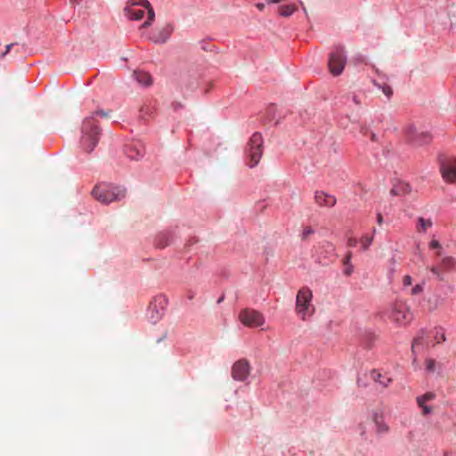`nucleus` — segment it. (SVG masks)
<instances>
[{
  "label": "nucleus",
  "mask_w": 456,
  "mask_h": 456,
  "mask_svg": "<svg viewBox=\"0 0 456 456\" xmlns=\"http://www.w3.org/2000/svg\"><path fill=\"white\" fill-rule=\"evenodd\" d=\"M124 11L128 19L134 20H142L146 14L147 19L142 28L150 27L155 19L154 10L148 0H131Z\"/></svg>",
  "instance_id": "nucleus-1"
},
{
  "label": "nucleus",
  "mask_w": 456,
  "mask_h": 456,
  "mask_svg": "<svg viewBox=\"0 0 456 456\" xmlns=\"http://www.w3.org/2000/svg\"><path fill=\"white\" fill-rule=\"evenodd\" d=\"M81 132V145L85 151L91 152L98 143L100 136V129L93 116L84 119Z\"/></svg>",
  "instance_id": "nucleus-2"
},
{
  "label": "nucleus",
  "mask_w": 456,
  "mask_h": 456,
  "mask_svg": "<svg viewBox=\"0 0 456 456\" xmlns=\"http://www.w3.org/2000/svg\"><path fill=\"white\" fill-rule=\"evenodd\" d=\"M92 195L99 202L110 204L123 199L126 195V190L119 186L101 183L94 187Z\"/></svg>",
  "instance_id": "nucleus-3"
},
{
  "label": "nucleus",
  "mask_w": 456,
  "mask_h": 456,
  "mask_svg": "<svg viewBox=\"0 0 456 456\" xmlns=\"http://www.w3.org/2000/svg\"><path fill=\"white\" fill-rule=\"evenodd\" d=\"M346 57L345 54L344 47L336 46L335 49L330 53L328 66L330 73L333 76L340 75L345 68Z\"/></svg>",
  "instance_id": "nucleus-4"
},
{
  "label": "nucleus",
  "mask_w": 456,
  "mask_h": 456,
  "mask_svg": "<svg viewBox=\"0 0 456 456\" xmlns=\"http://www.w3.org/2000/svg\"><path fill=\"white\" fill-rule=\"evenodd\" d=\"M240 322L248 328L261 327L265 324V319L263 314L253 308H245L239 314Z\"/></svg>",
  "instance_id": "nucleus-5"
},
{
  "label": "nucleus",
  "mask_w": 456,
  "mask_h": 456,
  "mask_svg": "<svg viewBox=\"0 0 456 456\" xmlns=\"http://www.w3.org/2000/svg\"><path fill=\"white\" fill-rule=\"evenodd\" d=\"M262 147L263 137L261 134H253L248 142V154L250 158L248 166L250 167H254L259 163L263 154Z\"/></svg>",
  "instance_id": "nucleus-6"
},
{
  "label": "nucleus",
  "mask_w": 456,
  "mask_h": 456,
  "mask_svg": "<svg viewBox=\"0 0 456 456\" xmlns=\"http://www.w3.org/2000/svg\"><path fill=\"white\" fill-rule=\"evenodd\" d=\"M390 317L395 323L406 325L411 322L413 315L404 302L397 301L392 307Z\"/></svg>",
  "instance_id": "nucleus-7"
},
{
  "label": "nucleus",
  "mask_w": 456,
  "mask_h": 456,
  "mask_svg": "<svg viewBox=\"0 0 456 456\" xmlns=\"http://www.w3.org/2000/svg\"><path fill=\"white\" fill-rule=\"evenodd\" d=\"M313 294L310 289L302 288L299 289L296 298V311L301 316L302 320H305L306 315L310 312L311 300Z\"/></svg>",
  "instance_id": "nucleus-8"
},
{
  "label": "nucleus",
  "mask_w": 456,
  "mask_h": 456,
  "mask_svg": "<svg viewBox=\"0 0 456 456\" xmlns=\"http://www.w3.org/2000/svg\"><path fill=\"white\" fill-rule=\"evenodd\" d=\"M404 134L407 141L416 146L427 144L431 141V136L426 132H418L413 125H407L404 127Z\"/></svg>",
  "instance_id": "nucleus-9"
},
{
  "label": "nucleus",
  "mask_w": 456,
  "mask_h": 456,
  "mask_svg": "<svg viewBox=\"0 0 456 456\" xmlns=\"http://www.w3.org/2000/svg\"><path fill=\"white\" fill-rule=\"evenodd\" d=\"M440 172L447 183H456V159L443 158L440 159Z\"/></svg>",
  "instance_id": "nucleus-10"
},
{
  "label": "nucleus",
  "mask_w": 456,
  "mask_h": 456,
  "mask_svg": "<svg viewBox=\"0 0 456 456\" xmlns=\"http://www.w3.org/2000/svg\"><path fill=\"white\" fill-rule=\"evenodd\" d=\"M429 270L438 280L444 281L443 273L456 270V258L451 256H443L440 265L438 266H431Z\"/></svg>",
  "instance_id": "nucleus-11"
},
{
  "label": "nucleus",
  "mask_w": 456,
  "mask_h": 456,
  "mask_svg": "<svg viewBox=\"0 0 456 456\" xmlns=\"http://www.w3.org/2000/svg\"><path fill=\"white\" fill-rule=\"evenodd\" d=\"M251 367L248 360L240 359L232 367V377L237 381H245L249 376Z\"/></svg>",
  "instance_id": "nucleus-12"
},
{
  "label": "nucleus",
  "mask_w": 456,
  "mask_h": 456,
  "mask_svg": "<svg viewBox=\"0 0 456 456\" xmlns=\"http://www.w3.org/2000/svg\"><path fill=\"white\" fill-rule=\"evenodd\" d=\"M174 27L172 24H165L159 28L151 37L154 43H166L173 33Z\"/></svg>",
  "instance_id": "nucleus-13"
},
{
  "label": "nucleus",
  "mask_w": 456,
  "mask_h": 456,
  "mask_svg": "<svg viewBox=\"0 0 456 456\" xmlns=\"http://www.w3.org/2000/svg\"><path fill=\"white\" fill-rule=\"evenodd\" d=\"M369 378L378 385L379 388H387L392 382V379L387 374L381 373L378 370H371L369 374Z\"/></svg>",
  "instance_id": "nucleus-14"
},
{
  "label": "nucleus",
  "mask_w": 456,
  "mask_h": 456,
  "mask_svg": "<svg viewBox=\"0 0 456 456\" xmlns=\"http://www.w3.org/2000/svg\"><path fill=\"white\" fill-rule=\"evenodd\" d=\"M315 203L320 207L331 208L337 203V199L331 194H328L322 191H317L314 194Z\"/></svg>",
  "instance_id": "nucleus-15"
},
{
  "label": "nucleus",
  "mask_w": 456,
  "mask_h": 456,
  "mask_svg": "<svg viewBox=\"0 0 456 456\" xmlns=\"http://www.w3.org/2000/svg\"><path fill=\"white\" fill-rule=\"evenodd\" d=\"M436 398V394L433 392H428L416 398L419 407L422 409V414L428 415L432 412V408L426 404L427 402L432 401Z\"/></svg>",
  "instance_id": "nucleus-16"
},
{
  "label": "nucleus",
  "mask_w": 456,
  "mask_h": 456,
  "mask_svg": "<svg viewBox=\"0 0 456 456\" xmlns=\"http://www.w3.org/2000/svg\"><path fill=\"white\" fill-rule=\"evenodd\" d=\"M372 421L375 424L376 432L379 435L387 434L389 431V427L384 420L381 413L375 411L372 414Z\"/></svg>",
  "instance_id": "nucleus-17"
},
{
  "label": "nucleus",
  "mask_w": 456,
  "mask_h": 456,
  "mask_svg": "<svg viewBox=\"0 0 456 456\" xmlns=\"http://www.w3.org/2000/svg\"><path fill=\"white\" fill-rule=\"evenodd\" d=\"M126 154L131 159H138L144 154L143 149L138 148L136 145H127L126 148Z\"/></svg>",
  "instance_id": "nucleus-18"
},
{
  "label": "nucleus",
  "mask_w": 456,
  "mask_h": 456,
  "mask_svg": "<svg viewBox=\"0 0 456 456\" xmlns=\"http://www.w3.org/2000/svg\"><path fill=\"white\" fill-rule=\"evenodd\" d=\"M134 77L136 81L142 86H150L152 83L151 77L149 73L144 71H134Z\"/></svg>",
  "instance_id": "nucleus-19"
},
{
  "label": "nucleus",
  "mask_w": 456,
  "mask_h": 456,
  "mask_svg": "<svg viewBox=\"0 0 456 456\" xmlns=\"http://www.w3.org/2000/svg\"><path fill=\"white\" fill-rule=\"evenodd\" d=\"M411 191V186L405 183H399L395 184L390 191V193L395 196L408 194Z\"/></svg>",
  "instance_id": "nucleus-20"
},
{
  "label": "nucleus",
  "mask_w": 456,
  "mask_h": 456,
  "mask_svg": "<svg viewBox=\"0 0 456 456\" xmlns=\"http://www.w3.org/2000/svg\"><path fill=\"white\" fill-rule=\"evenodd\" d=\"M297 10V7L294 4H285V5H281L279 7V13L281 16H283V17H289Z\"/></svg>",
  "instance_id": "nucleus-21"
},
{
  "label": "nucleus",
  "mask_w": 456,
  "mask_h": 456,
  "mask_svg": "<svg viewBox=\"0 0 456 456\" xmlns=\"http://www.w3.org/2000/svg\"><path fill=\"white\" fill-rule=\"evenodd\" d=\"M433 223L430 219H425L423 217H419L418 219L417 230L418 232H426L428 228L432 226Z\"/></svg>",
  "instance_id": "nucleus-22"
},
{
  "label": "nucleus",
  "mask_w": 456,
  "mask_h": 456,
  "mask_svg": "<svg viewBox=\"0 0 456 456\" xmlns=\"http://www.w3.org/2000/svg\"><path fill=\"white\" fill-rule=\"evenodd\" d=\"M434 340L436 344H440L446 340L445 333L444 329L437 328L435 330Z\"/></svg>",
  "instance_id": "nucleus-23"
},
{
  "label": "nucleus",
  "mask_w": 456,
  "mask_h": 456,
  "mask_svg": "<svg viewBox=\"0 0 456 456\" xmlns=\"http://www.w3.org/2000/svg\"><path fill=\"white\" fill-rule=\"evenodd\" d=\"M373 241V236L363 235L361 240V246L362 250H367Z\"/></svg>",
  "instance_id": "nucleus-24"
},
{
  "label": "nucleus",
  "mask_w": 456,
  "mask_h": 456,
  "mask_svg": "<svg viewBox=\"0 0 456 456\" xmlns=\"http://www.w3.org/2000/svg\"><path fill=\"white\" fill-rule=\"evenodd\" d=\"M442 299L438 296H434L433 297H430L428 301V309L430 311H433L438 307V305L441 304Z\"/></svg>",
  "instance_id": "nucleus-25"
},
{
  "label": "nucleus",
  "mask_w": 456,
  "mask_h": 456,
  "mask_svg": "<svg viewBox=\"0 0 456 456\" xmlns=\"http://www.w3.org/2000/svg\"><path fill=\"white\" fill-rule=\"evenodd\" d=\"M423 339H424V332L421 331L420 334H419L414 339H413V342H412V346H411V350L412 352L414 353L415 352V348L420 345H422L423 343Z\"/></svg>",
  "instance_id": "nucleus-26"
},
{
  "label": "nucleus",
  "mask_w": 456,
  "mask_h": 456,
  "mask_svg": "<svg viewBox=\"0 0 456 456\" xmlns=\"http://www.w3.org/2000/svg\"><path fill=\"white\" fill-rule=\"evenodd\" d=\"M429 247H430L431 248H436V249H438V251H436V255L437 256H442V252H441V250H440V249H441V244L439 243V241H438V240H432L430 241V243H429Z\"/></svg>",
  "instance_id": "nucleus-27"
},
{
  "label": "nucleus",
  "mask_w": 456,
  "mask_h": 456,
  "mask_svg": "<svg viewBox=\"0 0 456 456\" xmlns=\"http://www.w3.org/2000/svg\"><path fill=\"white\" fill-rule=\"evenodd\" d=\"M314 229L310 226H306L303 229V232H302V240H305L308 239V237L310 235H312L314 233Z\"/></svg>",
  "instance_id": "nucleus-28"
},
{
  "label": "nucleus",
  "mask_w": 456,
  "mask_h": 456,
  "mask_svg": "<svg viewBox=\"0 0 456 456\" xmlns=\"http://www.w3.org/2000/svg\"><path fill=\"white\" fill-rule=\"evenodd\" d=\"M380 88L388 99L393 95V89L389 86L384 84Z\"/></svg>",
  "instance_id": "nucleus-29"
},
{
  "label": "nucleus",
  "mask_w": 456,
  "mask_h": 456,
  "mask_svg": "<svg viewBox=\"0 0 456 456\" xmlns=\"http://www.w3.org/2000/svg\"><path fill=\"white\" fill-rule=\"evenodd\" d=\"M164 239H165V235L164 234H160L159 237H158V240H157V246L159 248H165L166 246L168 245V241L167 240H166L164 241Z\"/></svg>",
  "instance_id": "nucleus-30"
},
{
  "label": "nucleus",
  "mask_w": 456,
  "mask_h": 456,
  "mask_svg": "<svg viewBox=\"0 0 456 456\" xmlns=\"http://www.w3.org/2000/svg\"><path fill=\"white\" fill-rule=\"evenodd\" d=\"M435 364H436V362L435 360L433 359H428L426 361V367H427V370L430 372L434 371L435 370Z\"/></svg>",
  "instance_id": "nucleus-31"
},
{
  "label": "nucleus",
  "mask_w": 456,
  "mask_h": 456,
  "mask_svg": "<svg viewBox=\"0 0 456 456\" xmlns=\"http://www.w3.org/2000/svg\"><path fill=\"white\" fill-rule=\"evenodd\" d=\"M352 256H353V254H352V252H351V251H348V252L346 254V256H345L344 259L342 260V263H343V265H352V264H351Z\"/></svg>",
  "instance_id": "nucleus-32"
},
{
  "label": "nucleus",
  "mask_w": 456,
  "mask_h": 456,
  "mask_svg": "<svg viewBox=\"0 0 456 456\" xmlns=\"http://www.w3.org/2000/svg\"><path fill=\"white\" fill-rule=\"evenodd\" d=\"M423 291V285L422 284H417L411 289V294L417 295Z\"/></svg>",
  "instance_id": "nucleus-33"
},
{
  "label": "nucleus",
  "mask_w": 456,
  "mask_h": 456,
  "mask_svg": "<svg viewBox=\"0 0 456 456\" xmlns=\"http://www.w3.org/2000/svg\"><path fill=\"white\" fill-rule=\"evenodd\" d=\"M344 266H345L344 271H343L344 274L346 276H350L354 272L353 265H344Z\"/></svg>",
  "instance_id": "nucleus-34"
},
{
  "label": "nucleus",
  "mask_w": 456,
  "mask_h": 456,
  "mask_svg": "<svg viewBox=\"0 0 456 456\" xmlns=\"http://www.w3.org/2000/svg\"><path fill=\"white\" fill-rule=\"evenodd\" d=\"M412 283V279L410 275H405L403 278V286H411Z\"/></svg>",
  "instance_id": "nucleus-35"
},
{
  "label": "nucleus",
  "mask_w": 456,
  "mask_h": 456,
  "mask_svg": "<svg viewBox=\"0 0 456 456\" xmlns=\"http://www.w3.org/2000/svg\"><path fill=\"white\" fill-rule=\"evenodd\" d=\"M357 244V240L355 238L350 237L347 240V245L349 247H355Z\"/></svg>",
  "instance_id": "nucleus-36"
},
{
  "label": "nucleus",
  "mask_w": 456,
  "mask_h": 456,
  "mask_svg": "<svg viewBox=\"0 0 456 456\" xmlns=\"http://www.w3.org/2000/svg\"><path fill=\"white\" fill-rule=\"evenodd\" d=\"M357 386L360 387H367V384L362 379V377H358V379H357Z\"/></svg>",
  "instance_id": "nucleus-37"
},
{
  "label": "nucleus",
  "mask_w": 456,
  "mask_h": 456,
  "mask_svg": "<svg viewBox=\"0 0 456 456\" xmlns=\"http://www.w3.org/2000/svg\"><path fill=\"white\" fill-rule=\"evenodd\" d=\"M14 45V44H10V45H6V49H5V52H4L1 55H0V58H3L11 50V48Z\"/></svg>",
  "instance_id": "nucleus-38"
},
{
  "label": "nucleus",
  "mask_w": 456,
  "mask_h": 456,
  "mask_svg": "<svg viewBox=\"0 0 456 456\" xmlns=\"http://www.w3.org/2000/svg\"><path fill=\"white\" fill-rule=\"evenodd\" d=\"M352 100L354 102V104H356V105H360L361 104V100H360L358 95L354 94L353 97H352Z\"/></svg>",
  "instance_id": "nucleus-39"
},
{
  "label": "nucleus",
  "mask_w": 456,
  "mask_h": 456,
  "mask_svg": "<svg viewBox=\"0 0 456 456\" xmlns=\"http://www.w3.org/2000/svg\"><path fill=\"white\" fill-rule=\"evenodd\" d=\"M265 4H263V3H258L256 4V7L259 10V11H263L265 9Z\"/></svg>",
  "instance_id": "nucleus-40"
},
{
  "label": "nucleus",
  "mask_w": 456,
  "mask_h": 456,
  "mask_svg": "<svg viewBox=\"0 0 456 456\" xmlns=\"http://www.w3.org/2000/svg\"><path fill=\"white\" fill-rule=\"evenodd\" d=\"M95 115H101L102 117H107L108 116V113L107 112H104L103 110H98L94 113Z\"/></svg>",
  "instance_id": "nucleus-41"
},
{
  "label": "nucleus",
  "mask_w": 456,
  "mask_h": 456,
  "mask_svg": "<svg viewBox=\"0 0 456 456\" xmlns=\"http://www.w3.org/2000/svg\"><path fill=\"white\" fill-rule=\"evenodd\" d=\"M377 221L379 224H381L383 223V216L381 214H378L377 216Z\"/></svg>",
  "instance_id": "nucleus-42"
},
{
  "label": "nucleus",
  "mask_w": 456,
  "mask_h": 456,
  "mask_svg": "<svg viewBox=\"0 0 456 456\" xmlns=\"http://www.w3.org/2000/svg\"><path fill=\"white\" fill-rule=\"evenodd\" d=\"M285 0H268L267 4H280L284 2Z\"/></svg>",
  "instance_id": "nucleus-43"
},
{
  "label": "nucleus",
  "mask_w": 456,
  "mask_h": 456,
  "mask_svg": "<svg viewBox=\"0 0 456 456\" xmlns=\"http://www.w3.org/2000/svg\"><path fill=\"white\" fill-rule=\"evenodd\" d=\"M370 139H371V141H373V142L377 141V136H376V134L372 133V134H371V135H370Z\"/></svg>",
  "instance_id": "nucleus-44"
},
{
  "label": "nucleus",
  "mask_w": 456,
  "mask_h": 456,
  "mask_svg": "<svg viewBox=\"0 0 456 456\" xmlns=\"http://www.w3.org/2000/svg\"><path fill=\"white\" fill-rule=\"evenodd\" d=\"M73 4H78L82 0H70Z\"/></svg>",
  "instance_id": "nucleus-45"
},
{
  "label": "nucleus",
  "mask_w": 456,
  "mask_h": 456,
  "mask_svg": "<svg viewBox=\"0 0 456 456\" xmlns=\"http://www.w3.org/2000/svg\"><path fill=\"white\" fill-rule=\"evenodd\" d=\"M329 246L331 248L332 250H334V247L331 244H329Z\"/></svg>",
  "instance_id": "nucleus-46"
}]
</instances>
